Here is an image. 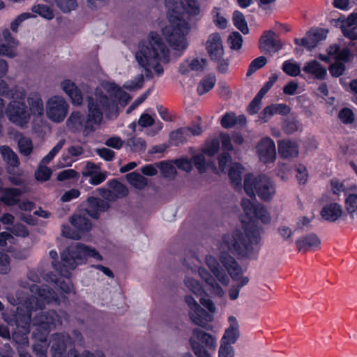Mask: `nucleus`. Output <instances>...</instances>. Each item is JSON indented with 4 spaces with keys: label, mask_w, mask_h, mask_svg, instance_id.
<instances>
[{
    "label": "nucleus",
    "mask_w": 357,
    "mask_h": 357,
    "mask_svg": "<svg viewBox=\"0 0 357 357\" xmlns=\"http://www.w3.org/2000/svg\"><path fill=\"white\" fill-rule=\"evenodd\" d=\"M108 96L101 89L97 88L95 97L87 98V115L84 116L79 112H73L66 121V125L73 132H82L87 136L95 131V126L102 121L103 114L109 118L118 115L119 100L130 99L128 94L114 83L103 85Z\"/></svg>",
    "instance_id": "nucleus-1"
},
{
    "label": "nucleus",
    "mask_w": 357,
    "mask_h": 357,
    "mask_svg": "<svg viewBox=\"0 0 357 357\" xmlns=\"http://www.w3.org/2000/svg\"><path fill=\"white\" fill-rule=\"evenodd\" d=\"M243 231L236 230L224 235L222 245L234 255L252 258L258 252L263 229L256 221L243 223Z\"/></svg>",
    "instance_id": "nucleus-2"
},
{
    "label": "nucleus",
    "mask_w": 357,
    "mask_h": 357,
    "mask_svg": "<svg viewBox=\"0 0 357 357\" xmlns=\"http://www.w3.org/2000/svg\"><path fill=\"white\" fill-rule=\"evenodd\" d=\"M139 65L144 69L147 79L153 77L151 69H153L157 75L163 73L160 63H167L169 61V51L162 38L155 32L150 33L149 41L139 45V50L135 54Z\"/></svg>",
    "instance_id": "nucleus-3"
},
{
    "label": "nucleus",
    "mask_w": 357,
    "mask_h": 357,
    "mask_svg": "<svg viewBox=\"0 0 357 357\" xmlns=\"http://www.w3.org/2000/svg\"><path fill=\"white\" fill-rule=\"evenodd\" d=\"M84 257H92L98 261L102 259L96 249L77 243L66 248L61 253V261H52V266L61 276L68 278L70 271L77 265V259H82Z\"/></svg>",
    "instance_id": "nucleus-4"
},
{
    "label": "nucleus",
    "mask_w": 357,
    "mask_h": 357,
    "mask_svg": "<svg viewBox=\"0 0 357 357\" xmlns=\"http://www.w3.org/2000/svg\"><path fill=\"white\" fill-rule=\"evenodd\" d=\"M170 24L162 29V34L169 45L179 55L188 47L186 36L190 31L191 26L185 20L170 16Z\"/></svg>",
    "instance_id": "nucleus-5"
},
{
    "label": "nucleus",
    "mask_w": 357,
    "mask_h": 357,
    "mask_svg": "<svg viewBox=\"0 0 357 357\" xmlns=\"http://www.w3.org/2000/svg\"><path fill=\"white\" fill-rule=\"evenodd\" d=\"M243 187L249 197H255L257 195L264 202L271 201L276 193L274 182L266 175L254 176L252 174H246Z\"/></svg>",
    "instance_id": "nucleus-6"
},
{
    "label": "nucleus",
    "mask_w": 357,
    "mask_h": 357,
    "mask_svg": "<svg viewBox=\"0 0 357 357\" xmlns=\"http://www.w3.org/2000/svg\"><path fill=\"white\" fill-rule=\"evenodd\" d=\"M20 285L24 289H29L34 294L26 298L25 301V307L29 310H43L46 303L57 300L56 294L47 285L38 286L27 281H20Z\"/></svg>",
    "instance_id": "nucleus-7"
},
{
    "label": "nucleus",
    "mask_w": 357,
    "mask_h": 357,
    "mask_svg": "<svg viewBox=\"0 0 357 357\" xmlns=\"http://www.w3.org/2000/svg\"><path fill=\"white\" fill-rule=\"evenodd\" d=\"M199 342L204 344L208 349H215L216 346L215 338L199 328H195L192 331V335L190 338V346L197 357H210L209 354Z\"/></svg>",
    "instance_id": "nucleus-8"
},
{
    "label": "nucleus",
    "mask_w": 357,
    "mask_h": 357,
    "mask_svg": "<svg viewBox=\"0 0 357 357\" xmlns=\"http://www.w3.org/2000/svg\"><path fill=\"white\" fill-rule=\"evenodd\" d=\"M69 105L61 96H54L48 99L46 104V115L54 123L62 122L67 116Z\"/></svg>",
    "instance_id": "nucleus-9"
},
{
    "label": "nucleus",
    "mask_w": 357,
    "mask_h": 357,
    "mask_svg": "<svg viewBox=\"0 0 357 357\" xmlns=\"http://www.w3.org/2000/svg\"><path fill=\"white\" fill-rule=\"evenodd\" d=\"M243 211L250 221L252 218L259 220L263 224L268 225L271 222V217L266 207L259 203H253L248 199H243L241 202Z\"/></svg>",
    "instance_id": "nucleus-10"
},
{
    "label": "nucleus",
    "mask_w": 357,
    "mask_h": 357,
    "mask_svg": "<svg viewBox=\"0 0 357 357\" xmlns=\"http://www.w3.org/2000/svg\"><path fill=\"white\" fill-rule=\"evenodd\" d=\"M220 260L225 266L231 278L234 281H237L236 284L240 289L249 282L248 277H242L243 270L235 259L227 252L221 253Z\"/></svg>",
    "instance_id": "nucleus-11"
},
{
    "label": "nucleus",
    "mask_w": 357,
    "mask_h": 357,
    "mask_svg": "<svg viewBox=\"0 0 357 357\" xmlns=\"http://www.w3.org/2000/svg\"><path fill=\"white\" fill-rule=\"evenodd\" d=\"M185 301L190 308L189 316L191 321L207 329V324L213 320V316L204 310L192 296H186Z\"/></svg>",
    "instance_id": "nucleus-12"
},
{
    "label": "nucleus",
    "mask_w": 357,
    "mask_h": 357,
    "mask_svg": "<svg viewBox=\"0 0 357 357\" xmlns=\"http://www.w3.org/2000/svg\"><path fill=\"white\" fill-rule=\"evenodd\" d=\"M66 317L67 314L64 312L58 314L54 310L42 311L33 318L32 321L34 325L38 326L47 331L52 327L56 328L57 326H61L62 319H66Z\"/></svg>",
    "instance_id": "nucleus-13"
},
{
    "label": "nucleus",
    "mask_w": 357,
    "mask_h": 357,
    "mask_svg": "<svg viewBox=\"0 0 357 357\" xmlns=\"http://www.w3.org/2000/svg\"><path fill=\"white\" fill-rule=\"evenodd\" d=\"M6 114L8 119L15 124L24 126L29 120L24 102L13 100L6 109Z\"/></svg>",
    "instance_id": "nucleus-14"
},
{
    "label": "nucleus",
    "mask_w": 357,
    "mask_h": 357,
    "mask_svg": "<svg viewBox=\"0 0 357 357\" xmlns=\"http://www.w3.org/2000/svg\"><path fill=\"white\" fill-rule=\"evenodd\" d=\"M72 342V338L67 333L53 334L51 337L50 350L52 357H62Z\"/></svg>",
    "instance_id": "nucleus-15"
},
{
    "label": "nucleus",
    "mask_w": 357,
    "mask_h": 357,
    "mask_svg": "<svg viewBox=\"0 0 357 357\" xmlns=\"http://www.w3.org/2000/svg\"><path fill=\"white\" fill-rule=\"evenodd\" d=\"M202 132V128L199 125H195L191 127L180 128L172 131L169 135L172 143L175 146H178L187 142L191 137L197 136Z\"/></svg>",
    "instance_id": "nucleus-16"
},
{
    "label": "nucleus",
    "mask_w": 357,
    "mask_h": 357,
    "mask_svg": "<svg viewBox=\"0 0 357 357\" xmlns=\"http://www.w3.org/2000/svg\"><path fill=\"white\" fill-rule=\"evenodd\" d=\"M257 152L263 162H273L276 158V148L273 140L270 137L261 139L257 146Z\"/></svg>",
    "instance_id": "nucleus-17"
},
{
    "label": "nucleus",
    "mask_w": 357,
    "mask_h": 357,
    "mask_svg": "<svg viewBox=\"0 0 357 357\" xmlns=\"http://www.w3.org/2000/svg\"><path fill=\"white\" fill-rule=\"evenodd\" d=\"M282 47L281 40L275 32L268 30L264 32L259 40V49L266 52L275 53Z\"/></svg>",
    "instance_id": "nucleus-18"
},
{
    "label": "nucleus",
    "mask_w": 357,
    "mask_h": 357,
    "mask_svg": "<svg viewBox=\"0 0 357 357\" xmlns=\"http://www.w3.org/2000/svg\"><path fill=\"white\" fill-rule=\"evenodd\" d=\"M208 54L212 60H220L223 57L224 49L221 37L218 33L209 35L206 44Z\"/></svg>",
    "instance_id": "nucleus-19"
},
{
    "label": "nucleus",
    "mask_w": 357,
    "mask_h": 357,
    "mask_svg": "<svg viewBox=\"0 0 357 357\" xmlns=\"http://www.w3.org/2000/svg\"><path fill=\"white\" fill-rule=\"evenodd\" d=\"M328 31L321 28H312L301 39V45L308 50H312L317 44L326 38Z\"/></svg>",
    "instance_id": "nucleus-20"
},
{
    "label": "nucleus",
    "mask_w": 357,
    "mask_h": 357,
    "mask_svg": "<svg viewBox=\"0 0 357 357\" xmlns=\"http://www.w3.org/2000/svg\"><path fill=\"white\" fill-rule=\"evenodd\" d=\"M86 202L85 211L94 219H98L100 213L106 211L110 206L107 201L98 197H89Z\"/></svg>",
    "instance_id": "nucleus-21"
},
{
    "label": "nucleus",
    "mask_w": 357,
    "mask_h": 357,
    "mask_svg": "<svg viewBox=\"0 0 357 357\" xmlns=\"http://www.w3.org/2000/svg\"><path fill=\"white\" fill-rule=\"evenodd\" d=\"M295 243L298 251L305 252L319 248L321 240L317 234L310 233L299 237Z\"/></svg>",
    "instance_id": "nucleus-22"
},
{
    "label": "nucleus",
    "mask_w": 357,
    "mask_h": 357,
    "mask_svg": "<svg viewBox=\"0 0 357 357\" xmlns=\"http://www.w3.org/2000/svg\"><path fill=\"white\" fill-rule=\"evenodd\" d=\"M63 91L68 95L74 105L79 106L83 102V96L77 86L70 79H65L61 84Z\"/></svg>",
    "instance_id": "nucleus-23"
},
{
    "label": "nucleus",
    "mask_w": 357,
    "mask_h": 357,
    "mask_svg": "<svg viewBox=\"0 0 357 357\" xmlns=\"http://www.w3.org/2000/svg\"><path fill=\"white\" fill-rule=\"evenodd\" d=\"M343 214V209L337 203H328L323 206L320 212L321 218L328 222H334Z\"/></svg>",
    "instance_id": "nucleus-24"
},
{
    "label": "nucleus",
    "mask_w": 357,
    "mask_h": 357,
    "mask_svg": "<svg viewBox=\"0 0 357 357\" xmlns=\"http://www.w3.org/2000/svg\"><path fill=\"white\" fill-rule=\"evenodd\" d=\"M205 262L208 268L213 273L215 278L222 284L227 285L229 283V278L225 271L220 268L218 260L211 255H207Z\"/></svg>",
    "instance_id": "nucleus-25"
},
{
    "label": "nucleus",
    "mask_w": 357,
    "mask_h": 357,
    "mask_svg": "<svg viewBox=\"0 0 357 357\" xmlns=\"http://www.w3.org/2000/svg\"><path fill=\"white\" fill-rule=\"evenodd\" d=\"M228 321L229 326L226 328L220 341L235 344L240 337L239 324L234 316L229 317Z\"/></svg>",
    "instance_id": "nucleus-26"
},
{
    "label": "nucleus",
    "mask_w": 357,
    "mask_h": 357,
    "mask_svg": "<svg viewBox=\"0 0 357 357\" xmlns=\"http://www.w3.org/2000/svg\"><path fill=\"white\" fill-rule=\"evenodd\" d=\"M278 153L283 158H296L298 155V146L296 142L281 140L278 142Z\"/></svg>",
    "instance_id": "nucleus-27"
},
{
    "label": "nucleus",
    "mask_w": 357,
    "mask_h": 357,
    "mask_svg": "<svg viewBox=\"0 0 357 357\" xmlns=\"http://www.w3.org/2000/svg\"><path fill=\"white\" fill-rule=\"evenodd\" d=\"M198 273L201 278L211 287L213 293L215 294L220 297H222L225 292L222 288L217 282V279L214 275H212L206 268L199 267L198 268Z\"/></svg>",
    "instance_id": "nucleus-28"
},
{
    "label": "nucleus",
    "mask_w": 357,
    "mask_h": 357,
    "mask_svg": "<svg viewBox=\"0 0 357 357\" xmlns=\"http://www.w3.org/2000/svg\"><path fill=\"white\" fill-rule=\"evenodd\" d=\"M22 191L15 188H6L2 190L0 200L7 206H14L20 202Z\"/></svg>",
    "instance_id": "nucleus-29"
},
{
    "label": "nucleus",
    "mask_w": 357,
    "mask_h": 357,
    "mask_svg": "<svg viewBox=\"0 0 357 357\" xmlns=\"http://www.w3.org/2000/svg\"><path fill=\"white\" fill-rule=\"evenodd\" d=\"M303 70L307 74L312 75L316 79L321 80L324 79L327 75L326 68L322 66L321 63L316 60L305 63Z\"/></svg>",
    "instance_id": "nucleus-30"
},
{
    "label": "nucleus",
    "mask_w": 357,
    "mask_h": 357,
    "mask_svg": "<svg viewBox=\"0 0 357 357\" xmlns=\"http://www.w3.org/2000/svg\"><path fill=\"white\" fill-rule=\"evenodd\" d=\"M29 109L33 115L40 116L44 114V105L40 96L37 93H31L28 97Z\"/></svg>",
    "instance_id": "nucleus-31"
},
{
    "label": "nucleus",
    "mask_w": 357,
    "mask_h": 357,
    "mask_svg": "<svg viewBox=\"0 0 357 357\" xmlns=\"http://www.w3.org/2000/svg\"><path fill=\"white\" fill-rule=\"evenodd\" d=\"M184 13L188 15V18L195 17L196 20L200 19L201 8L197 0H183L181 2Z\"/></svg>",
    "instance_id": "nucleus-32"
},
{
    "label": "nucleus",
    "mask_w": 357,
    "mask_h": 357,
    "mask_svg": "<svg viewBox=\"0 0 357 357\" xmlns=\"http://www.w3.org/2000/svg\"><path fill=\"white\" fill-rule=\"evenodd\" d=\"M243 173V167L238 162L231 163L229 169V177L231 183L236 188H241L242 184V174Z\"/></svg>",
    "instance_id": "nucleus-33"
},
{
    "label": "nucleus",
    "mask_w": 357,
    "mask_h": 357,
    "mask_svg": "<svg viewBox=\"0 0 357 357\" xmlns=\"http://www.w3.org/2000/svg\"><path fill=\"white\" fill-rule=\"evenodd\" d=\"M26 313H17L15 316V324L17 329H23L25 332H30V324L31 321V312L33 310H29L26 308Z\"/></svg>",
    "instance_id": "nucleus-34"
},
{
    "label": "nucleus",
    "mask_w": 357,
    "mask_h": 357,
    "mask_svg": "<svg viewBox=\"0 0 357 357\" xmlns=\"http://www.w3.org/2000/svg\"><path fill=\"white\" fill-rule=\"evenodd\" d=\"M146 144L141 137H132L125 141V148L128 151L142 153L146 150Z\"/></svg>",
    "instance_id": "nucleus-35"
},
{
    "label": "nucleus",
    "mask_w": 357,
    "mask_h": 357,
    "mask_svg": "<svg viewBox=\"0 0 357 357\" xmlns=\"http://www.w3.org/2000/svg\"><path fill=\"white\" fill-rule=\"evenodd\" d=\"M29 332H25L23 329H17L13 331L12 337L13 340L19 344L17 348L19 352L20 357H26L25 354H23L21 349L24 347H27L29 344L27 334Z\"/></svg>",
    "instance_id": "nucleus-36"
},
{
    "label": "nucleus",
    "mask_w": 357,
    "mask_h": 357,
    "mask_svg": "<svg viewBox=\"0 0 357 357\" xmlns=\"http://www.w3.org/2000/svg\"><path fill=\"white\" fill-rule=\"evenodd\" d=\"M216 82V77L213 75H208L200 80L197 85V91L202 96L211 90Z\"/></svg>",
    "instance_id": "nucleus-37"
},
{
    "label": "nucleus",
    "mask_w": 357,
    "mask_h": 357,
    "mask_svg": "<svg viewBox=\"0 0 357 357\" xmlns=\"http://www.w3.org/2000/svg\"><path fill=\"white\" fill-rule=\"evenodd\" d=\"M70 223L77 228L79 231H88L91 228V223L90 220L79 214H75L70 220Z\"/></svg>",
    "instance_id": "nucleus-38"
},
{
    "label": "nucleus",
    "mask_w": 357,
    "mask_h": 357,
    "mask_svg": "<svg viewBox=\"0 0 357 357\" xmlns=\"http://www.w3.org/2000/svg\"><path fill=\"white\" fill-rule=\"evenodd\" d=\"M183 282L185 287L197 296H201L204 293L202 286L196 279L190 276H185L183 279Z\"/></svg>",
    "instance_id": "nucleus-39"
},
{
    "label": "nucleus",
    "mask_w": 357,
    "mask_h": 357,
    "mask_svg": "<svg viewBox=\"0 0 357 357\" xmlns=\"http://www.w3.org/2000/svg\"><path fill=\"white\" fill-rule=\"evenodd\" d=\"M126 178L132 185L138 189H144L147 185V179L135 172L128 174Z\"/></svg>",
    "instance_id": "nucleus-40"
},
{
    "label": "nucleus",
    "mask_w": 357,
    "mask_h": 357,
    "mask_svg": "<svg viewBox=\"0 0 357 357\" xmlns=\"http://www.w3.org/2000/svg\"><path fill=\"white\" fill-rule=\"evenodd\" d=\"M232 20L234 26L243 34H247L249 33L247 22L244 15L241 12L238 10L234 11L233 13Z\"/></svg>",
    "instance_id": "nucleus-41"
},
{
    "label": "nucleus",
    "mask_w": 357,
    "mask_h": 357,
    "mask_svg": "<svg viewBox=\"0 0 357 357\" xmlns=\"http://www.w3.org/2000/svg\"><path fill=\"white\" fill-rule=\"evenodd\" d=\"M1 153L5 160L13 167L19 165L17 155L8 146H2L0 148Z\"/></svg>",
    "instance_id": "nucleus-42"
},
{
    "label": "nucleus",
    "mask_w": 357,
    "mask_h": 357,
    "mask_svg": "<svg viewBox=\"0 0 357 357\" xmlns=\"http://www.w3.org/2000/svg\"><path fill=\"white\" fill-rule=\"evenodd\" d=\"M282 70L288 75L296 77L301 74V67L297 63L287 60L283 63Z\"/></svg>",
    "instance_id": "nucleus-43"
},
{
    "label": "nucleus",
    "mask_w": 357,
    "mask_h": 357,
    "mask_svg": "<svg viewBox=\"0 0 357 357\" xmlns=\"http://www.w3.org/2000/svg\"><path fill=\"white\" fill-rule=\"evenodd\" d=\"M345 208L352 218L357 215V195L351 194L347 197Z\"/></svg>",
    "instance_id": "nucleus-44"
},
{
    "label": "nucleus",
    "mask_w": 357,
    "mask_h": 357,
    "mask_svg": "<svg viewBox=\"0 0 357 357\" xmlns=\"http://www.w3.org/2000/svg\"><path fill=\"white\" fill-rule=\"evenodd\" d=\"M108 185L109 188L114 191L119 198H123L127 196L128 194V190L127 187L116 179L109 181Z\"/></svg>",
    "instance_id": "nucleus-45"
},
{
    "label": "nucleus",
    "mask_w": 357,
    "mask_h": 357,
    "mask_svg": "<svg viewBox=\"0 0 357 357\" xmlns=\"http://www.w3.org/2000/svg\"><path fill=\"white\" fill-rule=\"evenodd\" d=\"M66 144V139H62L52 149V150L41 160L40 165L46 166L54 158Z\"/></svg>",
    "instance_id": "nucleus-46"
},
{
    "label": "nucleus",
    "mask_w": 357,
    "mask_h": 357,
    "mask_svg": "<svg viewBox=\"0 0 357 357\" xmlns=\"http://www.w3.org/2000/svg\"><path fill=\"white\" fill-rule=\"evenodd\" d=\"M20 152L25 156L29 155L33 150V144L30 138L24 136L20 137L18 140Z\"/></svg>",
    "instance_id": "nucleus-47"
},
{
    "label": "nucleus",
    "mask_w": 357,
    "mask_h": 357,
    "mask_svg": "<svg viewBox=\"0 0 357 357\" xmlns=\"http://www.w3.org/2000/svg\"><path fill=\"white\" fill-rule=\"evenodd\" d=\"M57 7L64 13L75 10L78 6L76 0H55Z\"/></svg>",
    "instance_id": "nucleus-48"
},
{
    "label": "nucleus",
    "mask_w": 357,
    "mask_h": 357,
    "mask_svg": "<svg viewBox=\"0 0 357 357\" xmlns=\"http://www.w3.org/2000/svg\"><path fill=\"white\" fill-rule=\"evenodd\" d=\"M158 167L160 168L161 174L166 178H174L176 174V170L174 165L167 163L165 162H160L156 164Z\"/></svg>",
    "instance_id": "nucleus-49"
},
{
    "label": "nucleus",
    "mask_w": 357,
    "mask_h": 357,
    "mask_svg": "<svg viewBox=\"0 0 357 357\" xmlns=\"http://www.w3.org/2000/svg\"><path fill=\"white\" fill-rule=\"evenodd\" d=\"M266 63L267 59L264 56L256 58L250 63L246 75L248 77L250 76L257 70L264 66Z\"/></svg>",
    "instance_id": "nucleus-50"
},
{
    "label": "nucleus",
    "mask_w": 357,
    "mask_h": 357,
    "mask_svg": "<svg viewBox=\"0 0 357 357\" xmlns=\"http://www.w3.org/2000/svg\"><path fill=\"white\" fill-rule=\"evenodd\" d=\"M228 43L231 49L238 50L242 46L243 37L238 32L234 31L229 35Z\"/></svg>",
    "instance_id": "nucleus-51"
},
{
    "label": "nucleus",
    "mask_w": 357,
    "mask_h": 357,
    "mask_svg": "<svg viewBox=\"0 0 357 357\" xmlns=\"http://www.w3.org/2000/svg\"><path fill=\"white\" fill-rule=\"evenodd\" d=\"M32 11L48 20H51L54 17V13L52 9L46 5L38 4L34 6L32 8Z\"/></svg>",
    "instance_id": "nucleus-52"
},
{
    "label": "nucleus",
    "mask_w": 357,
    "mask_h": 357,
    "mask_svg": "<svg viewBox=\"0 0 357 357\" xmlns=\"http://www.w3.org/2000/svg\"><path fill=\"white\" fill-rule=\"evenodd\" d=\"M232 343L221 342L218 351L219 357H233L235 354Z\"/></svg>",
    "instance_id": "nucleus-53"
},
{
    "label": "nucleus",
    "mask_w": 357,
    "mask_h": 357,
    "mask_svg": "<svg viewBox=\"0 0 357 357\" xmlns=\"http://www.w3.org/2000/svg\"><path fill=\"white\" fill-rule=\"evenodd\" d=\"M52 174V170L45 165H39L38 169L35 173L36 178L38 181H47Z\"/></svg>",
    "instance_id": "nucleus-54"
},
{
    "label": "nucleus",
    "mask_w": 357,
    "mask_h": 357,
    "mask_svg": "<svg viewBox=\"0 0 357 357\" xmlns=\"http://www.w3.org/2000/svg\"><path fill=\"white\" fill-rule=\"evenodd\" d=\"M199 262V259L195 253L190 252L188 254L184 259V265L190 269L192 272L196 271L197 267V263Z\"/></svg>",
    "instance_id": "nucleus-55"
},
{
    "label": "nucleus",
    "mask_w": 357,
    "mask_h": 357,
    "mask_svg": "<svg viewBox=\"0 0 357 357\" xmlns=\"http://www.w3.org/2000/svg\"><path fill=\"white\" fill-rule=\"evenodd\" d=\"M144 82V75H139L137 76L133 80L126 82L123 86L128 90H137L142 87Z\"/></svg>",
    "instance_id": "nucleus-56"
},
{
    "label": "nucleus",
    "mask_w": 357,
    "mask_h": 357,
    "mask_svg": "<svg viewBox=\"0 0 357 357\" xmlns=\"http://www.w3.org/2000/svg\"><path fill=\"white\" fill-rule=\"evenodd\" d=\"M341 121L344 124L352 123L354 121V114L349 108H343L340 110L338 115Z\"/></svg>",
    "instance_id": "nucleus-57"
},
{
    "label": "nucleus",
    "mask_w": 357,
    "mask_h": 357,
    "mask_svg": "<svg viewBox=\"0 0 357 357\" xmlns=\"http://www.w3.org/2000/svg\"><path fill=\"white\" fill-rule=\"evenodd\" d=\"M32 348L35 355L39 357H46L47 345L45 338L40 342L33 344Z\"/></svg>",
    "instance_id": "nucleus-58"
},
{
    "label": "nucleus",
    "mask_w": 357,
    "mask_h": 357,
    "mask_svg": "<svg viewBox=\"0 0 357 357\" xmlns=\"http://www.w3.org/2000/svg\"><path fill=\"white\" fill-rule=\"evenodd\" d=\"M236 115L234 112H227L222 118L221 126L224 128H231L236 126Z\"/></svg>",
    "instance_id": "nucleus-59"
},
{
    "label": "nucleus",
    "mask_w": 357,
    "mask_h": 357,
    "mask_svg": "<svg viewBox=\"0 0 357 357\" xmlns=\"http://www.w3.org/2000/svg\"><path fill=\"white\" fill-rule=\"evenodd\" d=\"M212 15L213 17V22L220 29H225L227 24V20L222 16L220 15V9L214 8L212 10Z\"/></svg>",
    "instance_id": "nucleus-60"
},
{
    "label": "nucleus",
    "mask_w": 357,
    "mask_h": 357,
    "mask_svg": "<svg viewBox=\"0 0 357 357\" xmlns=\"http://www.w3.org/2000/svg\"><path fill=\"white\" fill-rule=\"evenodd\" d=\"M10 97L8 98L15 99L16 101L24 102L26 98V92L24 89L15 86L9 90Z\"/></svg>",
    "instance_id": "nucleus-61"
},
{
    "label": "nucleus",
    "mask_w": 357,
    "mask_h": 357,
    "mask_svg": "<svg viewBox=\"0 0 357 357\" xmlns=\"http://www.w3.org/2000/svg\"><path fill=\"white\" fill-rule=\"evenodd\" d=\"M295 170L296 172V177L298 181L300 183L305 184L308 178L307 168L302 165H298L296 166Z\"/></svg>",
    "instance_id": "nucleus-62"
},
{
    "label": "nucleus",
    "mask_w": 357,
    "mask_h": 357,
    "mask_svg": "<svg viewBox=\"0 0 357 357\" xmlns=\"http://www.w3.org/2000/svg\"><path fill=\"white\" fill-rule=\"evenodd\" d=\"M219 149L220 141L217 139H214L206 145L204 149V153L209 156H213L218 153Z\"/></svg>",
    "instance_id": "nucleus-63"
},
{
    "label": "nucleus",
    "mask_w": 357,
    "mask_h": 357,
    "mask_svg": "<svg viewBox=\"0 0 357 357\" xmlns=\"http://www.w3.org/2000/svg\"><path fill=\"white\" fill-rule=\"evenodd\" d=\"M345 65L340 62H335L331 65L329 71L333 77H338L345 71Z\"/></svg>",
    "instance_id": "nucleus-64"
}]
</instances>
